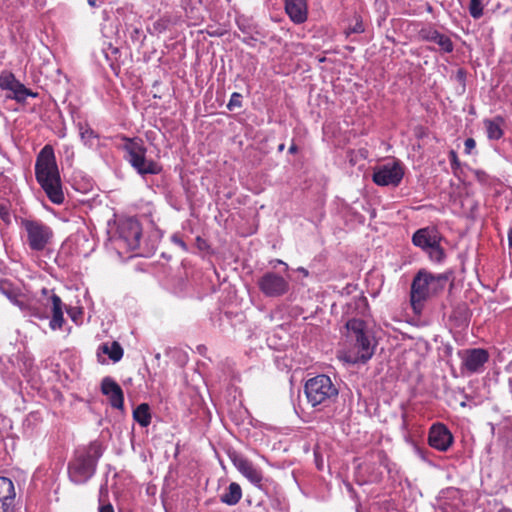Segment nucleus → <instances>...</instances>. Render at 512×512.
Instances as JSON below:
<instances>
[{
    "mask_svg": "<svg viewBox=\"0 0 512 512\" xmlns=\"http://www.w3.org/2000/svg\"><path fill=\"white\" fill-rule=\"evenodd\" d=\"M35 177L53 204L64 203L63 185L52 146L45 145L38 154L35 163Z\"/></svg>",
    "mask_w": 512,
    "mask_h": 512,
    "instance_id": "obj_1",
    "label": "nucleus"
},
{
    "mask_svg": "<svg viewBox=\"0 0 512 512\" xmlns=\"http://www.w3.org/2000/svg\"><path fill=\"white\" fill-rule=\"evenodd\" d=\"M102 455L103 448L98 441H92L86 446L78 447L68 462L69 480L76 485L87 483L94 476Z\"/></svg>",
    "mask_w": 512,
    "mask_h": 512,
    "instance_id": "obj_2",
    "label": "nucleus"
},
{
    "mask_svg": "<svg viewBox=\"0 0 512 512\" xmlns=\"http://www.w3.org/2000/svg\"><path fill=\"white\" fill-rule=\"evenodd\" d=\"M448 277L444 274L433 275L419 271L411 284L410 302L413 311L420 314L425 302L444 289Z\"/></svg>",
    "mask_w": 512,
    "mask_h": 512,
    "instance_id": "obj_3",
    "label": "nucleus"
},
{
    "mask_svg": "<svg viewBox=\"0 0 512 512\" xmlns=\"http://www.w3.org/2000/svg\"><path fill=\"white\" fill-rule=\"evenodd\" d=\"M123 144L121 149L124 151V159L131 165V167L142 177L146 175H157L161 173L162 166L146 157L147 148L142 139L138 137L129 138L126 136L121 137Z\"/></svg>",
    "mask_w": 512,
    "mask_h": 512,
    "instance_id": "obj_4",
    "label": "nucleus"
},
{
    "mask_svg": "<svg viewBox=\"0 0 512 512\" xmlns=\"http://www.w3.org/2000/svg\"><path fill=\"white\" fill-rule=\"evenodd\" d=\"M346 328L350 337L355 341L352 350L346 356V361L352 364L366 363L372 358L375 345L366 331L365 322L353 318L347 322Z\"/></svg>",
    "mask_w": 512,
    "mask_h": 512,
    "instance_id": "obj_5",
    "label": "nucleus"
},
{
    "mask_svg": "<svg viewBox=\"0 0 512 512\" xmlns=\"http://www.w3.org/2000/svg\"><path fill=\"white\" fill-rule=\"evenodd\" d=\"M304 392L307 402L314 408L327 407L338 397V389L327 375H317L306 381Z\"/></svg>",
    "mask_w": 512,
    "mask_h": 512,
    "instance_id": "obj_6",
    "label": "nucleus"
},
{
    "mask_svg": "<svg viewBox=\"0 0 512 512\" xmlns=\"http://www.w3.org/2000/svg\"><path fill=\"white\" fill-rule=\"evenodd\" d=\"M441 236L435 228L418 229L412 236V243L425 251L429 259L441 263L445 258L444 249L440 246Z\"/></svg>",
    "mask_w": 512,
    "mask_h": 512,
    "instance_id": "obj_7",
    "label": "nucleus"
},
{
    "mask_svg": "<svg viewBox=\"0 0 512 512\" xmlns=\"http://www.w3.org/2000/svg\"><path fill=\"white\" fill-rule=\"evenodd\" d=\"M21 225L26 233V241L29 248L35 252H41L51 243L52 229L39 220L22 219Z\"/></svg>",
    "mask_w": 512,
    "mask_h": 512,
    "instance_id": "obj_8",
    "label": "nucleus"
},
{
    "mask_svg": "<svg viewBox=\"0 0 512 512\" xmlns=\"http://www.w3.org/2000/svg\"><path fill=\"white\" fill-rule=\"evenodd\" d=\"M142 228L136 218L120 219L117 225L115 242L117 247L134 251L140 246Z\"/></svg>",
    "mask_w": 512,
    "mask_h": 512,
    "instance_id": "obj_9",
    "label": "nucleus"
},
{
    "mask_svg": "<svg viewBox=\"0 0 512 512\" xmlns=\"http://www.w3.org/2000/svg\"><path fill=\"white\" fill-rule=\"evenodd\" d=\"M457 355L461 359V370L468 374L482 373L490 358L488 351L483 348L459 350Z\"/></svg>",
    "mask_w": 512,
    "mask_h": 512,
    "instance_id": "obj_10",
    "label": "nucleus"
},
{
    "mask_svg": "<svg viewBox=\"0 0 512 512\" xmlns=\"http://www.w3.org/2000/svg\"><path fill=\"white\" fill-rule=\"evenodd\" d=\"M403 177V165L399 161H392L375 168L372 180L378 186L397 187Z\"/></svg>",
    "mask_w": 512,
    "mask_h": 512,
    "instance_id": "obj_11",
    "label": "nucleus"
},
{
    "mask_svg": "<svg viewBox=\"0 0 512 512\" xmlns=\"http://www.w3.org/2000/svg\"><path fill=\"white\" fill-rule=\"evenodd\" d=\"M43 298L25 297L21 304L20 311L24 317L35 318L38 320H46L49 318L50 291L47 288L41 290Z\"/></svg>",
    "mask_w": 512,
    "mask_h": 512,
    "instance_id": "obj_12",
    "label": "nucleus"
},
{
    "mask_svg": "<svg viewBox=\"0 0 512 512\" xmlns=\"http://www.w3.org/2000/svg\"><path fill=\"white\" fill-rule=\"evenodd\" d=\"M0 89L10 91L11 94L7 96L18 103H24L28 97L37 98L38 93L25 87L15 75L9 71H2L0 73Z\"/></svg>",
    "mask_w": 512,
    "mask_h": 512,
    "instance_id": "obj_13",
    "label": "nucleus"
},
{
    "mask_svg": "<svg viewBox=\"0 0 512 512\" xmlns=\"http://www.w3.org/2000/svg\"><path fill=\"white\" fill-rule=\"evenodd\" d=\"M258 287L267 297H279L288 291L289 283L283 276L267 272L258 280Z\"/></svg>",
    "mask_w": 512,
    "mask_h": 512,
    "instance_id": "obj_14",
    "label": "nucleus"
},
{
    "mask_svg": "<svg viewBox=\"0 0 512 512\" xmlns=\"http://www.w3.org/2000/svg\"><path fill=\"white\" fill-rule=\"evenodd\" d=\"M454 437L448 427L443 423H434L428 433V444L440 451L446 452L453 444Z\"/></svg>",
    "mask_w": 512,
    "mask_h": 512,
    "instance_id": "obj_15",
    "label": "nucleus"
},
{
    "mask_svg": "<svg viewBox=\"0 0 512 512\" xmlns=\"http://www.w3.org/2000/svg\"><path fill=\"white\" fill-rule=\"evenodd\" d=\"M418 35L423 41L435 43L442 53H452L454 50V43L450 36L440 32L432 25L423 26Z\"/></svg>",
    "mask_w": 512,
    "mask_h": 512,
    "instance_id": "obj_16",
    "label": "nucleus"
},
{
    "mask_svg": "<svg viewBox=\"0 0 512 512\" xmlns=\"http://www.w3.org/2000/svg\"><path fill=\"white\" fill-rule=\"evenodd\" d=\"M232 462L236 469L255 487L263 489V474L260 468L256 467L248 459L235 455Z\"/></svg>",
    "mask_w": 512,
    "mask_h": 512,
    "instance_id": "obj_17",
    "label": "nucleus"
},
{
    "mask_svg": "<svg viewBox=\"0 0 512 512\" xmlns=\"http://www.w3.org/2000/svg\"><path fill=\"white\" fill-rule=\"evenodd\" d=\"M437 505L442 512H462L463 499L461 491L455 487H448L440 491Z\"/></svg>",
    "mask_w": 512,
    "mask_h": 512,
    "instance_id": "obj_18",
    "label": "nucleus"
},
{
    "mask_svg": "<svg viewBox=\"0 0 512 512\" xmlns=\"http://www.w3.org/2000/svg\"><path fill=\"white\" fill-rule=\"evenodd\" d=\"M101 391L108 398L110 405L115 409H123L124 394L120 385L111 377L103 378Z\"/></svg>",
    "mask_w": 512,
    "mask_h": 512,
    "instance_id": "obj_19",
    "label": "nucleus"
},
{
    "mask_svg": "<svg viewBox=\"0 0 512 512\" xmlns=\"http://www.w3.org/2000/svg\"><path fill=\"white\" fill-rule=\"evenodd\" d=\"M15 489L13 482L0 477V512H14Z\"/></svg>",
    "mask_w": 512,
    "mask_h": 512,
    "instance_id": "obj_20",
    "label": "nucleus"
},
{
    "mask_svg": "<svg viewBox=\"0 0 512 512\" xmlns=\"http://www.w3.org/2000/svg\"><path fill=\"white\" fill-rule=\"evenodd\" d=\"M285 11L295 24L304 23L308 17L307 0H285Z\"/></svg>",
    "mask_w": 512,
    "mask_h": 512,
    "instance_id": "obj_21",
    "label": "nucleus"
},
{
    "mask_svg": "<svg viewBox=\"0 0 512 512\" xmlns=\"http://www.w3.org/2000/svg\"><path fill=\"white\" fill-rule=\"evenodd\" d=\"M51 302V319L49 321V327L52 331L59 330L65 324L63 307L64 304L61 298L55 293H51L50 295Z\"/></svg>",
    "mask_w": 512,
    "mask_h": 512,
    "instance_id": "obj_22",
    "label": "nucleus"
},
{
    "mask_svg": "<svg viewBox=\"0 0 512 512\" xmlns=\"http://www.w3.org/2000/svg\"><path fill=\"white\" fill-rule=\"evenodd\" d=\"M80 139L82 143L90 148L97 149L100 147V136L87 123L78 124Z\"/></svg>",
    "mask_w": 512,
    "mask_h": 512,
    "instance_id": "obj_23",
    "label": "nucleus"
},
{
    "mask_svg": "<svg viewBox=\"0 0 512 512\" xmlns=\"http://www.w3.org/2000/svg\"><path fill=\"white\" fill-rule=\"evenodd\" d=\"M0 293L4 295L12 304L19 309L25 299V295L21 294L19 289L16 288L10 281L3 280L0 282Z\"/></svg>",
    "mask_w": 512,
    "mask_h": 512,
    "instance_id": "obj_24",
    "label": "nucleus"
},
{
    "mask_svg": "<svg viewBox=\"0 0 512 512\" xmlns=\"http://www.w3.org/2000/svg\"><path fill=\"white\" fill-rule=\"evenodd\" d=\"M242 498L241 486L232 482L225 489L224 493L220 495V501L228 506H234L239 503Z\"/></svg>",
    "mask_w": 512,
    "mask_h": 512,
    "instance_id": "obj_25",
    "label": "nucleus"
},
{
    "mask_svg": "<svg viewBox=\"0 0 512 512\" xmlns=\"http://www.w3.org/2000/svg\"><path fill=\"white\" fill-rule=\"evenodd\" d=\"M503 124L504 120L501 117L484 120L487 137L490 140H499L504 134Z\"/></svg>",
    "mask_w": 512,
    "mask_h": 512,
    "instance_id": "obj_26",
    "label": "nucleus"
},
{
    "mask_svg": "<svg viewBox=\"0 0 512 512\" xmlns=\"http://www.w3.org/2000/svg\"><path fill=\"white\" fill-rule=\"evenodd\" d=\"M133 419L142 427H147L151 423L150 408L147 403L138 405L133 410Z\"/></svg>",
    "mask_w": 512,
    "mask_h": 512,
    "instance_id": "obj_27",
    "label": "nucleus"
},
{
    "mask_svg": "<svg viewBox=\"0 0 512 512\" xmlns=\"http://www.w3.org/2000/svg\"><path fill=\"white\" fill-rule=\"evenodd\" d=\"M104 354H107L108 357L113 361V362H118L122 359L123 357V348L121 347V345L114 341L112 342L111 344H108V343H104L100 346L99 348Z\"/></svg>",
    "mask_w": 512,
    "mask_h": 512,
    "instance_id": "obj_28",
    "label": "nucleus"
},
{
    "mask_svg": "<svg viewBox=\"0 0 512 512\" xmlns=\"http://www.w3.org/2000/svg\"><path fill=\"white\" fill-rule=\"evenodd\" d=\"M107 495V487L105 485H102L99 491V512H115L112 504L110 502L104 501V497H107Z\"/></svg>",
    "mask_w": 512,
    "mask_h": 512,
    "instance_id": "obj_29",
    "label": "nucleus"
},
{
    "mask_svg": "<svg viewBox=\"0 0 512 512\" xmlns=\"http://www.w3.org/2000/svg\"><path fill=\"white\" fill-rule=\"evenodd\" d=\"M371 460L377 462L380 466L389 470V460L386 453L383 450H376L370 454Z\"/></svg>",
    "mask_w": 512,
    "mask_h": 512,
    "instance_id": "obj_30",
    "label": "nucleus"
},
{
    "mask_svg": "<svg viewBox=\"0 0 512 512\" xmlns=\"http://www.w3.org/2000/svg\"><path fill=\"white\" fill-rule=\"evenodd\" d=\"M470 15L474 19H479L483 15V7L480 0H471L469 6Z\"/></svg>",
    "mask_w": 512,
    "mask_h": 512,
    "instance_id": "obj_31",
    "label": "nucleus"
},
{
    "mask_svg": "<svg viewBox=\"0 0 512 512\" xmlns=\"http://www.w3.org/2000/svg\"><path fill=\"white\" fill-rule=\"evenodd\" d=\"M241 106H242V95L237 92L232 93L230 100L227 104L228 110L232 111L235 108H240Z\"/></svg>",
    "mask_w": 512,
    "mask_h": 512,
    "instance_id": "obj_32",
    "label": "nucleus"
},
{
    "mask_svg": "<svg viewBox=\"0 0 512 512\" xmlns=\"http://www.w3.org/2000/svg\"><path fill=\"white\" fill-rule=\"evenodd\" d=\"M171 241L175 245L179 246L184 252L188 251V246L186 245V243L183 241L182 237L178 233H175L171 236Z\"/></svg>",
    "mask_w": 512,
    "mask_h": 512,
    "instance_id": "obj_33",
    "label": "nucleus"
},
{
    "mask_svg": "<svg viewBox=\"0 0 512 512\" xmlns=\"http://www.w3.org/2000/svg\"><path fill=\"white\" fill-rule=\"evenodd\" d=\"M66 312L72 321L77 322L78 318L81 317L82 311L76 307L66 308Z\"/></svg>",
    "mask_w": 512,
    "mask_h": 512,
    "instance_id": "obj_34",
    "label": "nucleus"
},
{
    "mask_svg": "<svg viewBox=\"0 0 512 512\" xmlns=\"http://www.w3.org/2000/svg\"><path fill=\"white\" fill-rule=\"evenodd\" d=\"M449 161H450L451 168L453 170H457L460 167V162H459L457 153L454 150H451L449 152Z\"/></svg>",
    "mask_w": 512,
    "mask_h": 512,
    "instance_id": "obj_35",
    "label": "nucleus"
},
{
    "mask_svg": "<svg viewBox=\"0 0 512 512\" xmlns=\"http://www.w3.org/2000/svg\"><path fill=\"white\" fill-rule=\"evenodd\" d=\"M167 25H168V21L165 20V19H159L157 20L155 23H154V29L159 32V33H162L163 31H165L167 29Z\"/></svg>",
    "mask_w": 512,
    "mask_h": 512,
    "instance_id": "obj_36",
    "label": "nucleus"
},
{
    "mask_svg": "<svg viewBox=\"0 0 512 512\" xmlns=\"http://www.w3.org/2000/svg\"><path fill=\"white\" fill-rule=\"evenodd\" d=\"M476 142L473 138H467L464 141V151L466 154H470L472 150L475 148Z\"/></svg>",
    "mask_w": 512,
    "mask_h": 512,
    "instance_id": "obj_37",
    "label": "nucleus"
},
{
    "mask_svg": "<svg viewBox=\"0 0 512 512\" xmlns=\"http://www.w3.org/2000/svg\"><path fill=\"white\" fill-rule=\"evenodd\" d=\"M363 31H364V27H363L362 22L357 21L356 24L352 28H349V30L347 31V35H349L351 33H362Z\"/></svg>",
    "mask_w": 512,
    "mask_h": 512,
    "instance_id": "obj_38",
    "label": "nucleus"
},
{
    "mask_svg": "<svg viewBox=\"0 0 512 512\" xmlns=\"http://www.w3.org/2000/svg\"><path fill=\"white\" fill-rule=\"evenodd\" d=\"M65 154L68 156H73V150L70 146H64Z\"/></svg>",
    "mask_w": 512,
    "mask_h": 512,
    "instance_id": "obj_39",
    "label": "nucleus"
},
{
    "mask_svg": "<svg viewBox=\"0 0 512 512\" xmlns=\"http://www.w3.org/2000/svg\"><path fill=\"white\" fill-rule=\"evenodd\" d=\"M298 272H300L301 274H303L304 277H307L309 275V272L307 269H305L304 267H299L297 269Z\"/></svg>",
    "mask_w": 512,
    "mask_h": 512,
    "instance_id": "obj_40",
    "label": "nucleus"
},
{
    "mask_svg": "<svg viewBox=\"0 0 512 512\" xmlns=\"http://www.w3.org/2000/svg\"><path fill=\"white\" fill-rule=\"evenodd\" d=\"M298 151V147L293 143L290 147H289V152L294 154Z\"/></svg>",
    "mask_w": 512,
    "mask_h": 512,
    "instance_id": "obj_41",
    "label": "nucleus"
},
{
    "mask_svg": "<svg viewBox=\"0 0 512 512\" xmlns=\"http://www.w3.org/2000/svg\"><path fill=\"white\" fill-rule=\"evenodd\" d=\"M508 242H509L510 248L512 249V229L510 230V232L508 234Z\"/></svg>",
    "mask_w": 512,
    "mask_h": 512,
    "instance_id": "obj_42",
    "label": "nucleus"
},
{
    "mask_svg": "<svg viewBox=\"0 0 512 512\" xmlns=\"http://www.w3.org/2000/svg\"><path fill=\"white\" fill-rule=\"evenodd\" d=\"M197 242H198V245L199 247L201 248L203 245H205V241L202 240L200 237H197Z\"/></svg>",
    "mask_w": 512,
    "mask_h": 512,
    "instance_id": "obj_43",
    "label": "nucleus"
},
{
    "mask_svg": "<svg viewBox=\"0 0 512 512\" xmlns=\"http://www.w3.org/2000/svg\"><path fill=\"white\" fill-rule=\"evenodd\" d=\"M87 1H88L89 5L91 7H96V1L95 0H87Z\"/></svg>",
    "mask_w": 512,
    "mask_h": 512,
    "instance_id": "obj_44",
    "label": "nucleus"
},
{
    "mask_svg": "<svg viewBox=\"0 0 512 512\" xmlns=\"http://www.w3.org/2000/svg\"><path fill=\"white\" fill-rule=\"evenodd\" d=\"M500 512H512L510 508H503Z\"/></svg>",
    "mask_w": 512,
    "mask_h": 512,
    "instance_id": "obj_45",
    "label": "nucleus"
},
{
    "mask_svg": "<svg viewBox=\"0 0 512 512\" xmlns=\"http://www.w3.org/2000/svg\"><path fill=\"white\" fill-rule=\"evenodd\" d=\"M284 147H285V146H284V144H280V145H279V147H278V150H279V151H283V150H284Z\"/></svg>",
    "mask_w": 512,
    "mask_h": 512,
    "instance_id": "obj_46",
    "label": "nucleus"
},
{
    "mask_svg": "<svg viewBox=\"0 0 512 512\" xmlns=\"http://www.w3.org/2000/svg\"><path fill=\"white\" fill-rule=\"evenodd\" d=\"M379 475H381V472H378V474L375 475V478H378Z\"/></svg>",
    "mask_w": 512,
    "mask_h": 512,
    "instance_id": "obj_47",
    "label": "nucleus"
},
{
    "mask_svg": "<svg viewBox=\"0 0 512 512\" xmlns=\"http://www.w3.org/2000/svg\"><path fill=\"white\" fill-rule=\"evenodd\" d=\"M379 475H381V472H378V474L375 475V478H378Z\"/></svg>",
    "mask_w": 512,
    "mask_h": 512,
    "instance_id": "obj_48",
    "label": "nucleus"
},
{
    "mask_svg": "<svg viewBox=\"0 0 512 512\" xmlns=\"http://www.w3.org/2000/svg\"><path fill=\"white\" fill-rule=\"evenodd\" d=\"M379 475H381V472H378V474L375 475V478H378Z\"/></svg>",
    "mask_w": 512,
    "mask_h": 512,
    "instance_id": "obj_49",
    "label": "nucleus"
}]
</instances>
